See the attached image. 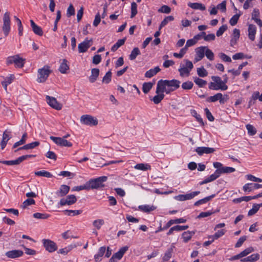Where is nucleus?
Segmentation results:
<instances>
[{
  "mask_svg": "<svg viewBox=\"0 0 262 262\" xmlns=\"http://www.w3.org/2000/svg\"><path fill=\"white\" fill-rule=\"evenodd\" d=\"M211 79L213 82H210L208 86L210 90L225 91L228 89V86L226 84V79L222 80L220 77L216 76H212Z\"/></svg>",
  "mask_w": 262,
  "mask_h": 262,
  "instance_id": "f257e3e1",
  "label": "nucleus"
},
{
  "mask_svg": "<svg viewBox=\"0 0 262 262\" xmlns=\"http://www.w3.org/2000/svg\"><path fill=\"white\" fill-rule=\"evenodd\" d=\"M107 180V177L106 176L100 177L98 178L90 180L87 184H88L89 188L92 189H99L103 187L104 185L103 183L106 182Z\"/></svg>",
  "mask_w": 262,
  "mask_h": 262,
  "instance_id": "f03ea898",
  "label": "nucleus"
},
{
  "mask_svg": "<svg viewBox=\"0 0 262 262\" xmlns=\"http://www.w3.org/2000/svg\"><path fill=\"white\" fill-rule=\"evenodd\" d=\"M25 59L21 58L18 55L9 56L6 59V64L9 66L14 63L16 68H21L24 66Z\"/></svg>",
  "mask_w": 262,
  "mask_h": 262,
  "instance_id": "7ed1b4c3",
  "label": "nucleus"
},
{
  "mask_svg": "<svg viewBox=\"0 0 262 262\" xmlns=\"http://www.w3.org/2000/svg\"><path fill=\"white\" fill-rule=\"evenodd\" d=\"M184 61L186 63L185 66L181 64L180 68L178 69V71L181 77H184V76L187 77L189 75L191 70L193 69V65L191 61L187 59L184 60Z\"/></svg>",
  "mask_w": 262,
  "mask_h": 262,
  "instance_id": "20e7f679",
  "label": "nucleus"
},
{
  "mask_svg": "<svg viewBox=\"0 0 262 262\" xmlns=\"http://www.w3.org/2000/svg\"><path fill=\"white\" fill-rule=\"evenodd\" d=\"M51 71L49 66H44L38 70V77L37 81L39 83L45 82L48 78Z\"/></svg>",
  "mask_w": 262,
  "mask_h": 262,
  "instance_id": "39448f33",
  "label": "nucleus"
},
{
  "mask_svg": "<svg viewBox=\"0 0 262 262\" xmlns=\"http://www.w3.org/2000/svg\"><path fill=\"white\" fill-rule=\"evenodd\" d=\"M3 26L2 30L5 36H7L11 30V20L10 13L6 12L3 18Z\"/></svg>",
  "mask_w": 262,
  "mask_h": 262,
  "instance_id": "423d86ee",
  "label": "nucleus"
},
{
  "mask_svg": "<svg viewBox=\"0 0 262 262\" xmlns=\"http://www.w3.org/2000/svg\"><path fill=\"white\" fill-rule=\"evenodd\" d=\"M80 121L82 124L89 126H95L98 123L97 118L90 115H82Z\"/></svg>",
  "mask_w": 262,
  "mask_h": 262,
  "instance_id": "0eeeda50",
  "label": "nucleus"
},
{
  "mask_svg": "<svg viewBox=\"0 0 262 262\" xmlns=\"http://www.w3.org/2000/svg\"><path fill=\"white\" fill-rule=\"evenodd\" d=\"M229 99L228 96H223L222 93H219L215 95L208 97L206 101L208 102H215L219 100L220 104H224Z\"/></svg>",
  "mask_w": 262,
  "mask_h": 262,
  "instance_id": "6e6552de",
  "label": "nucleus"
},
{
  "mask_svg": "<svg viewBox=\"0 0 262 262\" xmlns=\"http://www.w3.org/2000/svg\"><path fill=\"white\" fill-rule=\"evenodd\" d=\"M42 241L45 248L49 252L52 253L57 250V246L54 242L47 239H43Z\"/></svg>",
  "mask_w": 262,
  "mask_h": 262,
  "instance_id": "1a4fd4ad",
  "label": "nucleus"
},
{
  "mask_svg": "<svg viewBox=\"0 0 262 262\" xmlns=\"http://www.w3.org/2000/svg\"><path fill=\"white\" fill-rule=\"evenodd\" d=\"M50 138L57 145L61 146L71 147L72 143L64 139V138L51 136Z\"/></svg>",
  "mask_w": 262,
  "mask_h": 262,
  "instance_id": "9d476101",
  "label": "nucleus"
},
{
  "mask_svg": "<svg viewBox=\"0 0 262 262\" xmlns=\"http://www.w3.org/2000/svg\"><path fill=\"white\" fill-rule=\"evenodd\" d=\"M167 87V85L165 83L161 82V80H159L158 81L157 85V89L156 91V93H159L160 92L164 94V93H166V94H168L170 93L171 92L174 91L170 87Z\"/></svg>",
  "mask_w": 262,
  "mask_h": 262,
  "instance_id": "9b49d317",
  "label": "nucleus"
},
{
  "mask_svg": "<svg viewBox=\"0 0 262 262\" xmlns=\"http://www.w3.org/2000/svg\"><path fill=\"white\" fill-rule=\"evenodd\" d=\"M92 39H89L88 38H85L83 42L78 45V48L79 52H85L92 45Z\"/></svg>",
  "mask_w": 262,
  "mask_h": 262,
  "instance_id": "f8f14e48",
  "label": "nucleus"
},
{
  "mask_svg": "<svg viewBox=\"0 0 262 262\" xmlns=\"http://www.w3.org/2000/svg\"><path fill=\"white\" fill-rule=\"evenodd\" d=\"M46 100L48 104L52 108L56 110H60L62 108V104L58 102L55 98L46 96Z\"/></svg>",
  "mask_w": 262,
  "mask_h": 262,
  "instance_id": "ddd939ff",
  "label": "nucleus"
},
{
  "mask_svg": "<svg viewBox=\"0 0 262 262\" xmlns=\"http://www.w3.org/2000/svg\"><path fill=\"white\" fill-rule=\"evenodd\" d=\"M200 192L199 191L192 192L186 194H180L175 197V199L179 201H184L186 200H191L194 196L198 195Z\"/></svg>",
  "mask_w": 262,
  "mask_h": 262,
  "instance_id": "4468645a",
  "label": "nucleus"
},
{
  "mask_svg": "<svg viewBox=\"0 0 262 262\" xmlns=\"http://www.w3.org/2000/svg\"><path fill=\"white\" fill-rule=\"evenodd\" d=\"M161 82L165 83L167 87H170L173 90L175 91L180 87L181 83L180 81L176 79H172L171 80H162L161 79Z\"/></svg>",
  "mask_w": 262,
  "mask_h": 262,
  "instance_id": "2eb2a0df",
  "label": "nucleus"
},
{
  "mask_svg": "<svg viewBox=\"0 0 262 262\" xmlns=\"http://www.w3.org/2000/svg\"><path fill=\"white\" fill-rule=\"evenodd\" d=\"M76 201L77 199L75 195L72 194L68 195L66 199H61L59 204L61 206L71 205L76 203Z\"/></svg>",
  "mask_w": 262,
  "mask_h": 262,
  "instance_id": "dca6fc26",
  "label": "nucleus"
},
{
  "mask_svg": "<svg viewBox=\"0 0 262 262\" xmlns=\"http://www.w3.org/2000/svg\"><path fill=\"white\" fill-rule=\"evenodd\" d=\"M195 151L199 156H201L204 154H209L213 153L215 151V149L214 148L202 146L196 147L195 149Z\"/></svg>",
  "mask_w": 262,
  "mask_h": 262,
  "instance_id": "f3484780",
  "label": "nucleus"
},
{
  "mask_svg": "<svg viewBox=\"0 0 262 262\" xmlns=\"http://www.w3.org/2000/svg\"><path fill=\"white\" fill-rule=\"evenodd\" d=\"M206 47L202 46L195 49L196 56L194 58L195 62L201 60L204 57V53Z\"/></svg>",
  "mask_w": 262,
  "mask_h": 262,
  "instance_id": "a211bd4d",
  "label": "nucleus"
},
{
  "mask_svg": "<svg viewBox=\"0 0 262 262\" xmlns=\"http://www.w3.org/2000/svg\"><path fill=\"white\" fill-rule=\"evenodd\" d=\"M11 132L6 130L3 134L2 140L1 142V148L4 149L6 147L8 141L11 139L10 137Z\"/></svg>",
  "mask_w": 262,
  "mask_h": 262,
  "instance_id": "6ab92c4d",
  "label": "nucleus"
},
{
  "mask_svg": "<svg viewBox=\"0 0 262 262\" xmlns=\"http://www.w3.org/2000/svg\"><path fill=\"white\" fill-rule=\"evenodd\" d=\"M23 251L19 250H13L8 251L6 253L7 257L10 258H16L21 256L23 255Z\"/></svg>",
  "mask_w": 262,
  "mask_h": 262,
  "instance_id": "aec40b11",
  "label": "nucleus"
},
{
  "mask_svg": "<svg viewBox=\"0 0 262 262\" xmlns=\"http://www.w3.org/2000/svg\"><path fill=\"white\" fill-rule=\"evenodd\" d=\"M220 176L219 170L218 169H216L214 173L210 175L209 177L207 178L205 180H204L202 182L200 183V185H203L205 184H207L209 182H212L215 180H216L217 178H218Z\"/></svg>",
  "mask_w": 262,
  "mask_h": 262,
  "instance_id": "412c9836",
  "label": "nucleus"
},
{
  "mask_svg": "<svg viewBox=\"0 0 262 262\" xmlns=\"http://www.w3.org/2000/svg\"><path fill=\"white\" fill-rule=\"evenodd\" d=\"M262 188V185L259 184L248 183L243 186V190L245 191H251L254 189H257Z\"/></svg>",
  "mask_w": 262,
  "mask_h": 262,
  "instance_id": "4be33fe9",
  "label": "nucleus"
},
{
  "mask_svg": "<svg viewBox=\"0 0 262 262\" xmlns=\"http://www.w3.org/2000/svg\"><path fill=\"white\" fill-rule=\"evenodd\" d=\"M70 187L66 185H61L59 190L56 192L57 196L62 197L65 196L70 190Z\"/></svg>",
  "mask_w": 262,
  "mask_h": 262,
  "instance_id": "5701e85b",
  "label": "nucleus"
},
{
  "mask_svg": "<svg viewBox=\"0 0 262 262\" xmlns=\"http://www.w3.org/2000/svg\"><path fill=\"white\" fill-rule=\"evenodd\" d=\"M256 32V28L255 25L250 24L248 26V36L250 40L253 41L255 39V35Z\"/></svg>",
  "mask_w": 262,
  "mask_h": 262,
  "instance_id": "b1692460",
  "label": "nucleus"
},
{
  "mask_svg": "<svg viewBox=\"0 0 262 262\" xmlns=\"http://www.w3.org/2000/svg\"><path fill=\"white\" fill-rule=\"evenodd\" d=\"M31 26L32 30L35 34L39 36H42L43 34V31L41 28L35 24L33 20H30Z\"/></svg>",
  "mask_w": 262,
  "mask_h": 262,
  "instance_id": "393cba45",
  "label": "nucleus"
},
{
  "mask_svg": "<svg viewBox=\"0 0 262 262\" xmlns=\"http://www.w3.org/2000/svg\"><path fill=\"white\" fill-rule=\"evenodd\" d=\"M128 247L124 246L121 248L119 250L113 254L114 257L117 259H120L123 257L124 254L128 250Z\"/></svg>",
  "mask_w": 262,
  "mask_h": 262,
  "instance_id": "a878e982",
  "label": "nucleus"
},
{
  "mask_svg": "<svg viewBox=\"0 0 262 262\" xmlns=\"http://www.w3.org/2000/svg\"><path fill=\"white\" fill-rule=\"evenodd\" d=\"M39 142L38 141H35L32 142L31 143H29L25 145L24 146L18 148L17 149L15 150V152H16L17 151L19 150H22V149H33L37 146H38L39 145Z\"/></svg>",
  "mask_w": 262,
  "mask_h": 262,
  "instance_id": "bb28decb",
  "label": "nucleus"
},
{
  "mask_svg": "<svg viewBox=\"0 0 262 262\" xmlns=\"http://www.w3.org/2000/svg\"><path fill=\"white\" fill-rule=\"evenodd\" d=\"M99 74V70L97 68L92 69L91 70V75L89 77V80L91 83L94 82L98 77Z\"/></svg>",
  "mask_w": 262,
  "mask_h": 262,
  "instance_id": "cd10ccee",
  "label": "nucleus"
},
{
  "mask_svg": "<svg viewBox=\"0 0 262 262\" xmlns=\"http://www.w3.org/2000/svg\"><path fill=\"white\" fill-rule=\"evenodd\" d=\"M106 251V248L104 246L101 247L98 250V253L95 255L94 259L96 261L101 260V257L104 254Z\"/></svg>",
  "mask_w": 262,
  "mask_h": 262,
  "instance_id": "c85d7f7f",
  "label": "nucleus"
},
{
  "mask_svg": "<svg viewBox=\"0 0 262 262\" xmlns=\"http://www.w3.org/2000/svg\"><path fill=\"white\" fill-rule=\"evenodd\" d=\"M160 70L161 69L158 66L156 67L154 69L147 71L145 74V76L147 78H151L156 75Z\"/></svg>",
  "mask_w": 262,
  "mask_h": 262,
  "instance_id": "c756f323",
  "label": "nucleus"
},
{
  "mask_svg": "<svg viewBox=\"0 0 262 262\" xmlns=\"http://www.w3.org/2000/svg\"><path fill=\"white\" fill-rule=\"evenodd\" d=\"M188 6L191 8L195 10H200L202 11H204L206 9L205 6L199 3H188Z\"/></svg>",
  "mask_w": 262,
  "mask_h": 262,
  "instance_id": "7c9ffc66",
  "label": "nucleus"
},
{
  "mask_svg": "<svg viewBox=\"0 0 262 262\" xmlns=\"http://www.w3.org/2000/svg\"><path fill=\"white\" fill-rule=\"evenodd\" d=\"M201 38V35H196L193 38L188 39L186 41V46L188 48L194 46L198 41Z\"/></svg>",
  "mask_w": 262,
  "mask_h": 262,
  "instance_id": "2f4dec72",
  "label": "nucleus"
},
{
  "mask_svg": "<svg viewBox=\"0 0 262 262\" xmlns=\"http://www.w3.org/2000/svg\"><path fill=\"white\" fill-rule=\"evenodd\" d=\"M139 208L144 212H149L155 210L156 207L154 205H143L139 206Z\"/></svg>",
  "mask_w": 262,
  "mask_h": 262,
  "instance_id": "473e14b6",
  "label": "nucleus"
},
{
  "mask_svg": "<svg viewBox=\"0 0 262 262\" xmlns=\"http://www.w3.org/2000/svg\"><path fill=\"white\" fill-rule=\"evenodd\" d=\"M195 234V231H185L182 234V238L185 243H187L190 240L192 236Z\"/></svg>",
  "mask_w": 262,
  "mask_h": 262,
  "instance_id": "72a5a7b5",
  "label": "nucleus"
},
{
  "mask_svg": "<svg viewBox=\"0 0 262 262\" xmlns=\"http://www.w3.org/2000/svg\"><path fill=\"white\" fill-rule=\"evenodd\" d=\"M156 94L157 95L155 96L151 100L155 104H158L164 99L165 95L161 92Z\"/></svg>",
  "mask_w": 262,
  "mask_h": 262,
  "instance_id": "f704fd0d",
  "label": "nucleus"
},
{
  "mask_svg": "<svg viewBox=\"0 0 262 262\" xmlns=\"http://www.w3.org/2000/svg\"><path fill=\"white\" fill-rule=\"evenodd\" d=\"M67 60L66 59H63L62 62L60 64L59 71L62 74H65L67 73V71L69 70V67L67 64Z\"/></svg>",
  "mask_w": 262,
  "mask_h": 262,
  "instance_id": "c9c22d12",
  "label": "nucleus"
},
{
  "mask_svg": "<svg viewBox=\"0 0 262 262\" xmlns=\"http://www.w3.org/2000/svg\"><path fill=\"white\" fill-rule=\"evenodd\" d=\"M173 251V249L172 247H170L167 250L162 258L163 261H167L169 260L172 256Z\"/></svg>",
  "mask_w": 262,
  "mask_h": 262,
  "instance_id": "e433bc0d",
  "label": "nucleus"
},
{
  "mask_svg": "<svg viewBox=\"0 0 262 262\" xmlns=\"http://www.w3.org/2000/svg\"><path fill=\"white\" fill-rule=\"evenodd\" d=\"M125 40H126V38L119 39L117 41V42L112 46V47L111 48L112 51H113V52L116 51L119 47H120L121 46L123 45L125 43Z\"/></svg>",
  "mask_w": 262,
  "mask_h": 262,
  "instance_id": "4c0bfd02",
  "label": "nucleus"
},
{
  "mask_svg": "<svg viewBox=\"0 0 262 262\" xmlns=\"http://www.w3.org/2000/svg\"><path fill=\"white\" fill-rule=\"evenodd\" d=\"M215 196V194H212L210 196L204 198V199H201L198 201H196L194 203L195 206H199L201 204L206 203L207 202L209 201L211 199L213 198Z\"/></svg>",
  "mask_w": 262,
  "mask_h": 262,
  "instance_id": "58836bf2",
  "label": "nucleus"
},
{
  "mask_svg": "<svg viewBox=\"0 0 262 262\" xmlns=\"http://www.w3.org/2000/svg\"><path fill=\"white\" fill-rule=\"evenodd\" d=\"M34 174L37 176L44 177L49 178H52L53 177L52 174H51L50 172L45 170L35 171Z\"/></svg>",
  "mask_w": 262,
  "mask_h": 262,
  "instance_id": "ea45409f",
  "label": "nucleus"
},
{
  "mask_svg": "<svg viewBox=\"0 0 262 262\" xmlns=\"http://www.w3.org/2000/svg\"><path fill=\"white\" fill-rule=\"evenodd\" d=\"M174 20V17L172 16H168L162 21L159 26V30H160L163 27L166 26L169 21H171Z\"/></svg>",
  "mask_w": 262,
  "mask_h": 262,
  "instance_id": "a19ab883",
  "label": "nucleus"
},
{
  "mask_svg": "<svg viewBox=\"0 0 262 262\" xmlns=\"http://www.w3.org/2000/svg\"><path fill=\"white\" fill-rule=\"evenodd\" d=\"M218 170H219L220 174H221L223 173H228L233 172L235 171V169L233 167H223L218 169Z\"/></svg>",
  "mask_w": 262,
  "mask_h": 262,
  "instance_id": "79ce46f5",
  "label": "nucleus"
},
{
  "mask_svg": "<svg viewBox=\"0 0 262 262\" xmlns=\"http://www.w3.org/2000/svg\"><path fill=\"white\" fill-rule=\"evenodd\" d=\"M134 168L136 169L145 171L150 169V166L147 164L139 163L136 165Z\"/></svg>",
  "mask_w": 262,
  "mask_h": 262,
  "instance_id": "37998d69",
  "label": "nucleus"
},
{
  "mask_svg": "<svg viewBox=\"0 0 262 262\" xmlns=\"http://www.w3.org/2000/svg\"><path fill=\"white\" fill-rule=\"evenodd\" d=\"M153 83L151 82H145L143 84L142 90L145 94H147L151 89L153 86Z\"/></svg>",
  "mask_w": 262,
  "mask_h": 262,
  "instance_id": "c03bdc74",
  "label": "nucleus"
},
{
  "mask_svg": "<svg viewBox=\"0 0 262 262\" xmlns=\"http://www.w3.org/2000/svg\"><path fill=\"white\" fill-rule=\"evenodd\" d=\"M140 54V51L138 48L136 47L133 49L131 54L129 55V59L132 60L135 59L137 56Z\"/></svg>",
  "mask_w": 262,
  "mask_h": 262,
  "instance_id": "a18cd8bd",
  "label": "nucleus"
},
{
  "mask_svg": "<svg viewBox=\"0 0 262 262\" xmlns=\"http://www.w3.org/2000/svg\"><path fill=\"white\" fill-rule=\"evenodd\" d=\"M0 163L7 165H18L20 163L19 158L14 160L10 161H0Z\"/></svg>",
  "mask_w": 262,
  "mask_h": 262,
  "instance_id": "49530a36",
  "label": "nucleus"
},
{
  "mask_svg": "<svg viewBox=\"0 0 262 262\" xmlns=\"http://www.w3.org/2000/svg\"><path fill=\"white\" fill-rule=\"evenodd\" d=\"M193 80L195 84H197L200 88L203 87L207 84L206 81L200 78H198L197 77H194Z\"/></svg>",
  "mask_w": 262,
  "mask_h": 262,
  "instance_id": "de8ad7c7",
  "label": "nucleus"
},
{
  "mask_svg": "<svg viewBox=\"0 0 262 262\" xmlns=\"http://www.w3.org/2000/svg\"><path fill=\"white\" fill-rule=\"evenodd\" d=\"M137 5L135 2H133L131 4V14L130 18H134L137 14Z\"/></svg>",
  "mask_w": 262,
  "mask_h": 262,
  "instance_id": "09e8293b",
  "label": "nucleus"
},
{
  "mask_svg": "<svg viewBox=\"0 0 262 262\" xmlns=\"http://www.w3.org/2000/svg\"><path fill=\"white\" fill-rule=\"evenodd\" d=\"M246 127L249 135L253 136L256 134L257 132L256 129L252 125L249 124L246 125Z\"/></svg>",
  "mask_w": 262,
  "mask_h": 262,
  "instance_id": "8fccbe9b",
  "label": "nucleus"
},
{
  "mask_svg": "<svg viewBox=\"0 0 262 262\" xmlns=\"http://www.w3.org/2000/svg\"><path fill=\"white\" fill-rule=\"evenodd\" d=\"M197 74L200 77H204L207 76L208 72L206 70L202 67L197 69Z\"/></svg>",
  "mask_w": 262,
  "mask_h": 262,
  "instance_id": "3c124183",
  "label": "nucleus"
},
{
  "mask_svg": "<svg viewBox=\"0 0 262 262\" xmlns=\"http://www.w3.org/2000/svg\"><path fill=\"white\" fill-rule=\"evenodd\" d=\"M104 224V222L102 219H98L93 222V225L98 230L100 229Z\"/></svg>",
  "mask_w": 262,
  "mask_h": 262,
  "instance_id": "603ef678",
  "label": "nucleus"
},
{
  "mask_svg": "<svg viewBox=\"0 0 262 262\" xmlns=\"http://www.w3.org/2000/svg\"><path fill=\"white\" fill-rule=\"evenodd\" d=\"M64 212L66 213L68 215L75 216L80 214L82 213V211L81 210H66L64 211Z\"/></svg>",
  "mask_w": 262,
  "mask_h": 262,
  "instance_id": "864d4df0",
  "label": "nucleus"
},
{
  "mask_svg": "<svg viewBox=\"0 0 262 262\" xmlns=\"http://www.w3.org/2000/svg\"><path fill=\"white\" fill-rule=\"evenodd\" d=\"M35 204V201L33 199H28L25 200L23 204L21 205V207L23 209H25L27 207V206L33 205Z\"/></svg>",
  "mask_w": 262,
  "mask_h": 262,
  "instance_id": "5fc2aeb1",
  "label": "nucleus"
},
{
  "mask_svg": "<svg viewBox=\"0 0 262 262\" xmlns=\"http://www.w3.org/2000/svg\"><path fill=\"white\" fill-rule=\"evenodd\" d=\"M50 216L49 214L47 213H35L33 214V217L38 219H47Z\"/></svg>",
  "mask_w": 262,
  "mask_h": 262,
  "instance_id": "6e6d98bb",
  "label": "nucleus"
},
{
  "mask_svg": "<svg viewBox=\"0 0 262 262\" xmlns=\"http://www.w3.org/2000/svg\"><path fill=\"white\" fill-rule=\"evenodd\" d=\"M193 86V83L190 81L183 82L182 84V88L184 90H191Z\"/></svg>",
  "mask_w": 262,
  "mask_h": 262,
  "instance_id": "4d7b16f0",
  "label": "nucleus"
},
{
  "mask_svg": "<svg viewBox=\"0 0 262 262\" xmlns=\"http://www.w3.org/2000/svg\"><path fill=\"white\" fill-rule=\"evenodd\" d=\"M250 201V196H242L239 198L235 199L233 202L235 203H239L242 201L249 202Z\"/></svg>",
  "mask_w": 262,
  "mask_h": 262,
  "instance_id": "13d9d810",
  "label": "nucleus"
},
{
  "mask_svg": "<svg viewBox=\"0 0 262 262\" xmlns=\"http://www.w3.org/2000/svg\"><path fill=\"white\" fill-rule=\"evenodd\" d=\"M205 53L206 57L210 60L212 61L214 59V54L211 50L208 49L206 47V49L205 51Z\"/></svg>",
  "mask_w": 262,
  "mask_h": 262,
  "instance_id": "bf43d9fd",
  "label": "nucleus"
},
{
  "mask_svg": "<svg viewBox=\"0 0 262 262\" xmlns=\"http://www.w3.org/2000/svg\"><path fill=\"white\" fill-rule=\"evenodd\" d=\"M158 12L168 14L171 12L170 8L167 5H163L159 10Z\"/></svg>",
  "mask_w": 262,
  "mask_h": 262,
  "instance_id": "052dcab7",
  "label": "nucleus"
},
{
  "mask_svg": "<svg viewBox=\"0 0 262 262\" xmlns=\"http://www.w3.org/2000/svg\"><path fill=\"white\" fill-rule=\"evenodd\" d=\"M240 15V14H236L231 17L230 20V24L231 26H235L237 24Z\"/></svg>",
  "mask_w": 262,
  "mask_h": 262,
  "instance_id": "680f3d73",
  "label": "nucleus"
},
{
  "mask_svg": "<svg viewBox=\"0 0 262 262\" xmlns=\"http://www.w3.org/2000/svg\"><path fill=\"white\" fill-rule=\"evenodd\" d=\"M112 73L110 71H108L103 78L102 81L105 83H108L111 80Z\"/></svg>",
  "mask_w": 262,
  "mask_h": 262,
  "instance_id": "e2e57ef3",
  "label": "nucleus"
},
{
  "mask_svg": "<svg viewBox=\"0 0 262 262\" xmlns=\"http://www.w3.org/2000/svg\"><path fill=\"white\" fill-rule=\"evenodd\" d=\"M259 258V255L257 253H254L247 257L248 261L254 262L257 260Z\"/></svg>",
  "mask_w": 262,
  "mask_h": 262,
  "instance_id": "0e129e2a",
  "label": "nucleus"
},
{
  "mask_svg": "<svg viewBox=\"0 0 262 262\" xmlns=\"http://www.w3.org/2000/svg\"><path fill=\"white\" fill-rule=\"evenodd\" d=\"M254 251V249L252 247H248L245 249L244 251L241 252V255L242 257H245L248 255L249 253L252 252Z\"/></svg>",
  "mask_w": 262,
  "mask_h": 262,
  "instance_id": "69168bd1",
  "label": "nucleus"
},
{
  "mask_svg": "<svg viewBox=\"0 0 262 262\" xmlns=\"http://www.w3.org/2000/svg\"><path fill=\"white\" fill-rule=\"evenodd\" d=\"M259 209L258 206L257 204H254L252 208L249 211L248 213V215L251 216L255 214Z\"/></svg>",
  "mask_w": 262,
  "mask_h": 262,
  "instance_id": "338daca9",
  "label": "nucleus"
},
{
  "mask_svg": "<svg viewBox=\"0 0 262 262\" xmlns=\"http://www.w3.org/2000/svg\"><path fill=\"white\" fill-rule=\"evenodd\" d=\"M219 57L224 61L225 62H231V58L226 55L225 53H221L219 54Z\"/></svg>",
  "mask_w": 262,
  "mask_h": 262,
  "instance_id": "774afa93",
  "label": "nucleus"
}]
</instances>
